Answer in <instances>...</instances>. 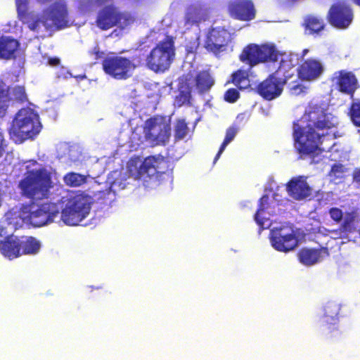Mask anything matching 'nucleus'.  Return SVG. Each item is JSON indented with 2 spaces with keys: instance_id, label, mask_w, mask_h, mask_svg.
I'll return each instance as SVG.
<instances>
[{
  "instance_id": "nucleus-17",
  "label": "nucleus",
  "mask_w": 360,
  "mask_h": 360,
  "mask_svg": "<svg viewBox=\"0 0 360 360\" xmlns=\"http://www.w3.org/2000/svg\"><path fill=\"white\" fill-rule=\"evenodd\" d=\"M335 89L342 94L354 99V94L359 89V82L355 74L351 71L341 70L335 72Z\"/></svg>"
},
{
  "instance_id": "nucleus-39",
  "label": "nucleus",
  "mask_w": 360,
  "mask_h": 360,
  "mask_svg": "<svg viewBox=\"0 0 360 360\" xmlns=\"http://www.w3.org/2000/svg\"><path fill=\"white\" fill-rule=\"evenodd\" d=\"M188 125L184 120L176 121L174 127V137L176 141L183 139L188 133Z\"/></svg>"
},
{
  "instance_id": "nucleus-21",
  "label": "nucleus",
  "mask_w": 360,
  "mask_h": 360,
  "mask_svg": "<svg viewBox=\"0 0 360 360\" xmlns=\"http://www.w3.org/2000/svg\"><path fill=\"white\" fill-rule=\"evenodd\" d=\"M290 197L296 200H304L311 194V188L302 176L292 179L286 185Z\"/></svg>"
},
{
  "instance_id": "nucleus-46",
  "label": "nucleus",
  "mask_w": 360,
  "mask_h": 360,
  "mask_svg": "<svg viewBox=\"0 0 360 360\" xmlns=\"http://www.w3.org/2000/svg\"><path fill=\"white\" fill-rule=\"evenodd\" d=\"M3 143H4V136L0 132V157L3 155L4 151Z\"/></svg>"
},
{
  "instance_id": "nucleus-50",
  "label": "nucleus",
  "mask_w": 360,
  "mask_h": 360,
  "mask_svg": "<svg viewBox=\"0 0 360 360\" xmlns=\"http://www.w3.org/2000/svg\"><path fill=\"white\" fill-rule=\"evenodd\" d=\"M308 51L306 49V50H304V54H305Z\"/></svg>"
},
{
  "instance_id": "nucleus-24",
  "label": "nucleus",
  "mask_w": 360,
  "mask_h": 360,
  "mask_svg": "<svg viewBox=\"0 0 360 360\" xmlns=\"http://www.w3.org/2000/svg\"><path fill=\"white\" fill-rule=\"evenodd\" d=\"M303 27L309 34H319L325 30L326 23L323 18L310 14L304 18Z\"/></svg>"
},
{
  "instance_id": "nucleus-37",
  "label": "nucleus",
  "mask_w": 360,
  "mask_h": 360,
  "mask_svg": "<svg viewBox=\"0 0 360 360\" xmlns=\"http://www.w3.org/2000/svg\"><path fill=\"white\" fill-rule=\"evenodd\" d=\"M348 115L355 126L360 127V99L351 103Z\"/></svg>"
},
{
  "instance_id": "nucleus-23",
  "label": "nucleus",
  "mask_w": 360,
  "mask_h": 360,
  "mask_svg": "<svg viewBox=\"0 0 360 360\" xmlns=\"http://www.w3.org/2000/svg\"><path fill=\"white\" fill-rule=\"evenodd\" d=\"M207 18L206 12L200 4H191L186 10L185 15V25L192 26L198 25Z\"/></svg>"
},
{
  "instance_id": "nucleus-14",
  "label": "nucleus",
  "mask_w": 360,
  "mask_h": 360,
  "mask_svg": "<svg viewBox=\"0 0 360 360\" xmlns=\"http://www.w3.org/2000/svg\"><path fill=\"white\" fill-rule=\"evenodd\" d=\"M340 309L339 304L335 302H328L324 306L322 332L328 340L337 339L341 335L338 327Z\"/></svg>"
},
{
  "instance_id": "nucleus-27",
  "label": "nucleus",
  "mask_w": 360,
  "mask_h": 360,
  "mask_svg": "<svg viewBox=\"0 0 360 360\" xmlns=\"http://www.w3.org/2000/svg\"><path fill=\"white\" fill-rule=\"evenodd\" d=\"M268 200L269 197L266 195H264L262 198H260L259 200V205L257 210L255 214V220L256 223L259 225V229L263 230L265 229L264 223L269 219L264 216V213L268 209Z\"/></svg>"
},
{
  "instance_id": "nucleus-28",
  "label": "nucleus",
  "mask_w": 360,
  "mask_h": 360,
  "mask_svg": "<svg viewBox=\"0 0 360 360\" xmlns=\"http://www.w3.org/2000/svg\"><path fill=\"white\" fill-rule=\"evenodd\" d=\"M15 6L19 19L28 27V23L37 19L27 13L28 0H15Z\"/></svg>"
},
{
  "instance_id": "nucleus-31",
  "label": "nucleus",
  "mask_w": 360,
  "mask_h": 360,
  "mask_svg": "<svg viewBox=\"0 0 360 360\" xmlns=\"http://www.w3.org/2000/svg\"><path fill=\"white\" fill-rule=\"evenodd\" d=\"M357 213L353 210L347 212L343 217L342 223L340 225V230L345 232H352L355 229Z\"/></svg>"
},
{
  "instance_id": "nucleus-43",
  "label": "nucleus",
  "mask_w": 360,
  "mask_h": 360,
  "mask_svg": "<svg viewBox=\"0 0 360 360\" xmlns=\"http://www.w3.org/2000/svg\"><path fill=\"white\" fill-rule=\"evenodd\" d=\"M60 60L58 58H50L48 60V63L51 66H57L60 64Z\"/></svg>"
},
{
  "instance_id": "nucleus-38",
  "label": "nucleus",
  "mask_w": 360,
  "mask_h": 360,
  "mask_svg": "<svg viewBox=\"0 0 360 360\" xmlns=\"http://www.w3.org/2000/svg\"><path fill=\"white\" fill-rule=\"evenodd\" d=\"M191 92L190 89L181 90L174 98L175 104L180 108L184 105H191Z\"/></svg>"
},
{
  "instance_id": "nucleus-36",
  "label": "nucleus",
  "mask_w": 360,
  "mask_h": 360,
  "mask_svg": "<svg viewBox=\"0 0 360 360\" xmlns=\"http://www.w3.org/2000/svg\"><path fill=\"white\" fill-rule=\"evenodd\" d=\"M113 0H78L79 8L83 12L92 10L94 6H100L111 3Z\"/></svg>"
},
{
  "instance_id": "nucleus-49",
  "label": "nucleus",
  "mask_w": 360,
  "mask_h": 360,
  "mask_svg": "<svg viewBox=\"0 0 360 360\" xmlns=\"http://www.w3.org/2000/svg\"><path fill=\"white\" fill-rule=\"evenodd\" d=\"M298 88H300V85H296L295 86L293 87L294 89H298Z\"/></svg>"
},
{
  "instance_id": "nucleus-41",
  "label": "nucleus",
  "mask_w": 360,
  "mask_h": 360,
  "mask_svg": "<svg viewBox=\"0 0 360 360\" xmlns=\"http://www.w3.org/2000/svg\"><path fill=\"white\" fill-rule=\"evenodd\" d=\"M240 98V93L238 89L230 88L227 89L224 95V99L229 103L236 102Z\"/></svg>"
},
{
  "instance_id": "nucleus-47",
  "label": "nucleus",
  "mask_w": 360,
  "mask_h": 360,
  "mask_svg": "<svg viewBox=\"0 0 360 360\" xmlns=\"http://www.w3.org/2000/svg\"><path fill=\"white\" fill-rule=\"evenodd\" d=\"M277 250H279V251L284 252H288L290 250H293L294 249H277Z\"/></svg>"
},
{
  "instance_id": "nucleus-18",
  "label": "nucleus",
  "mask_w": 360,
  "mask_h": 360,
  "mask_svg": "<svg viewBox=\"0 0 360 360\" xmlns=\"http://www.w3.org/2000/svg\"><path fill=\"white\" fill-rule=\"evenodd\" d=\"M40 245L39 241L32 236L19 238L0 227V248H40Z\"/></svg>"
},
{
  "instance_id": "nucleus-12",
  "label": "nucleus",
  "mask_w": 360,
  "mask_h": 360,
  "mask_svg": "<svg viewBox=\"0 0 360 360\" xmlns=\"http://www.w3.org/2000/svg\"><path fill=\"white\" fill-rule=\"evenodd\" d=\"M304 234L286 226L274 227L269 233L270 241L274 248H296L304 240Z\"/></svg>"
},
{
  "instance_id": "nucleus-8",
  "label": "nucleus",
  "mask_w": 360,
  "mask_h": 360,
  "mask_svg": "<svg viewBox=\"0 0 360 360\" xmlns=\"http://www.w3.org/2000/svg\"><path fill=\"white\" fill-rule=\"evenodd\" d=\"M65 207L62 210L61 219L69 226H77L89 214V197L82 193L71 194L63 201Z\"/></svg>"
},
{
  "instance_id": "nucleus-34",
  "label": "nucleus",
  "mask_w": 360,
  "mask_h": 360,
  "mask_svg": "<svg viewBox=\"0 0 360 360\" xmlns=\"http://www.w3.org/2000/svg\"><path fill=\"white\" fill-rule=\"evenodd\" d=\"M249 77L248 72L245 70L239 69L231 74V80L229 83L233 84L239 89H243L245 87L242 86V83L248 81Z\"/></svg>"
},
{
  "instance_id": "nucleus-3",
  "label": "nucleus",
  "mask_w": 360,
  "mask_h": 360,
  "mask_svg": "<svg viewBox=\"0 0 360 360\" xmlns=\"http://www.w3.org/2000/svg\"><path fill=\"white\" fill-rule=\"evenodd\" d=\"M176 49L174 37L171 35L159 41L146 56L138 54L134 56V60L138 66L145 65L155 73H163L168 70L174 60Z\"/></svg>"
},
{
  "instance_id": "nucleus-35",
  "label": "nucleus",
  "mask_w": 360,
  "mask_h": 360,
  "mask_svg": "<svg viewBox=\"0 0 360 360\" xmlns=\"http://www.w3.org/2000/svg\"><path fill=\"white\" fill-rule=\"evenodd\" d=\"M9 89L5 82L0 79V113L4 112L8 105L10 101Z\"/></svg>"
},
{
  "instance_id": "nucleus-20",
  "label": "nucleus",
  "mask_w": 360,
  "mask_h": 360,
  "mask_svg": "<svg viewBox=\"0 0 360 360\" xmlns=\"http://www.w3.org/2000/svg\"><path fill=\"white\" fill-rule=\"evenodd\" d=\"M229 11L234 18L249 21L255 18V10L250 0H232L229 4Z\"/></svg>"
},
{
  "instance_id": "nucleus-13",
  "label": "nucleus",
  "mask_w": 360,
  "mask_h": 360,
  "mask_svg": "<svg viewBox=\"0 0 360 360\" xmlns=\"http://www.w3.org/2000/svg\"><path fill=\"white\" fill-rule=\"evenodd\" d=\"M326 18L333 27L345 30L352 24L354 13L350 5L347 1L338 0L331 5Z\"/></svg>"
},
{
  "instance_id": "nucleus-5",
  "label": "nucleus",
  "mask_w": 360,
  "mask_h": 360,
  "mask_svg": "<svg viewBox=\"0 0 360 360\" xmlns=\"http://www.w3.org/2000/svg\"><path fill=\"white\" fill-rule=\"evenodd\" d=\"M169 162L162 156H148L144 159L136 172L135 179L143 181L146 188H155L160 186L167 178Z\"/></svg>"
},
{
  "instance_id": "nucleus-26",
  "label": "nucleus",
  "mask_w": 360,
  "mask_h": 360,
  "mask_svg": "<svg viewBox=\"0 0 360 360\" xmlns=\"http://www.w3.org/2000/svg\"><path fill=\"white\" fill-rule=\"evenodd\" d=\"M195 86L200 94L210 91L214 81L208 71H201L195 76Z\"/></svg>"
},
{
  "instance_id": "nucleus-25",
  "label": "nucleus",
  "mask_w": 360,
  "mask_h": 360,
  "mask_svg": "<svg viewBox=\"0 0 360 360\" xmlns=\"http://www.w3.org/2000/svg\"><path fill=\"white\" fill-rule=\"evenodd\" d=\"M328 249H300L298 256L301 263L304 265L310 266L319 261L321 253L323 252L327 255Z\"/></svg>"
},
{
  "instance_id": "nucleus-32",
  "label": "nucleus",
  "mask_w": 360,
  "mask_h": 360,
  "mask_svg": "<svg viewBox=\"0 0 360 360\" xmlns=\"http://www.w3.org/2000/svg\"><path fill=\"white\" fill-rule=\"evenodd\" d=\"M38 250L39 249H0V252L4 257L11 260L22 255L37 254Z\"/></svg>"
},
{
  "instance_id": "nucleus-40",
  "label": "nucleus",
  "mask_w": 360,
  "mask_h": 360,
  "mask_svg": "<svg viewBox=\"0 0 360 360\" xmlns=\"http://www.w3.org/2000/svg\"><path fill=\"white\" fill-rule=\"evenodd\" d=\"M346 171L347 169L342 164H334L329 172V176L335 179L341 178Z\"/></svg>"
},
{
  "instance_id": "nucleus-10",
  "label": "nucleus",
  "mask_w": 360,
  "mask_h": 360,
  "mask_svg": "<svg viewBox=\"0 0 360 360\" xmlns=\"http://www.w3.org/2000/svg\"><path fill=\"white\" fill-rule=\"evenodd\" d=\"M171 127L163 116L155 115L146 120L145 138L153 146H165L169 140Z\"/></svg>"
},
{
  "instance_id": "nucleus-1",
  "label": "nucleus",
  "mask_w": 360,
  "mask_h": 360,
  "mask_svg": "<svg viewBox=\"0 0 360 360\" xmlns=\"http://www.w3.org/2000/svg\"><path fill=\"white\" fill-rule=\"evenodd\" d=\"M53 187L51 175L45 169L31 170L20 181L21 195L30 200V202L23 205L19 211V217L23 222L39 227L53 221L59 214L56 204L39 205L44 200L52 199L51 190Z\"/></svg>"
},
{
  "instance_id": "nucleus-48",
  "label": "nucleus",
  "mask_w": 360,
  "mask_h": 360,
  "mask_svg": "<svg viewBox=\"0 0 360 360\" xmlns=\"http://www.w3.org/2000/svg\"><path fill=\"white\" fill-rule=\"evenodd\" d=\"M354 3L360 6V0H353Z\"/></svg>"
},
{
  "instance_id": "nucleus-6",
  "label": "nucleus",
  "mask_w": 360,
  "mask_h": 360,
  "mask_svg": "<svg viewBox=\"0 0 360 360\" xmlns=\"http://www.w3.org/2000/svg\"><path fill=\"white\" fill-rule=\"evenodd\" d=\"M39 115L29 108L20 109L15 116L9 129L11 137L18 140L34 138L41 130Z\"/></svg>"
},
{
  "instance_id": "nucleus-22",
  "label": "nucleus",
  "mask_w": 360,
  "mask_h": 360,
  "mask_svg": "<svg viewBox=\"0 0 360 360\" xmlns=\"http://www.w3.org/2000/svg\"><path fill=\"white\" fill-rule=\"evenodd\" d=\"M20 46L17 39L10 37H0V59L11 60L16 58V52Z\"/></svg>"
},
{
  "instance_id": "nucleus-9",
  "label": "nucleus",
  "mask_w": 360,
  "mask_h": 360,
  "mask_svg": "<svg viewBox=\"0 0 360 360\" xmlns=\"http://www.w3.org/2000/svg\"><path fill=\"white\" fill-rule=\"evenodd\" d=\"M278 56V51L274 45L249 44L243 49L238 58L251 69L260 63H276Z\"/></svg>"
},
{
  "instance_id": "nucleus-19",
  "label": "nucleus",
  "mask_w": 360,
  "mask_h": 360,
  "mask_svg": "<svg viewBox=\"0 0 360 360\" xmlns=\"http://www.w3.org/2000/svg\"><path fill=\"white\" fill-rule=\"evenodd\" d=\"M324 70L320 60L314 58L303 60L297 68V75L300 79L304 81L316 80L321 77Z\"/></svg>"
},
{
  "instance_id": "nucleus-16",
  "label": "nucleus",
  "mask_w": 360,
  "mask_h": 360,
  "mask_svg": "<svg viewBox=\"0 0 360 360\" xmlns=\"http://www.w3.org/2000/svg\"><path fill=\"white\" fill-rule=\"evenodd\" d=\"M279 68L280 66L275 72L269 75L257 86V93L265 100L271 101L278 97L283 92L286 79L276 76Z\"/></svg>"
},
{
  "instance_id": "nucleus-45",
  "label": "nucleus",
  "mask_w": 360,
  "mask_h": 360,
  "mask_svg": "<svg viewBox=\"0 0 360 360\" xmlns=\"http://www.w3.org/2000/svg\"><path fill=\"white\" fill-rule=\"evenodd\" d=\"M92 53L94 55L95 59L96 60L101 58L103 55V52L101 51L97 47L93 50Z\"/></svg>"
},
{
  "instance_id": "nucleus-4",
  "label": "nucleus",
  "mask_w": 360,
  "mask_h": 360,
  "mask_svg": "<svg viewBox=\"0 0 360 360\" xmlns=\"http://www.w3.org/2000/svg\"><path fill=\"white\" fill-rule=\"evenodd\" d=\"M68 25V11L63 0L53 2L44 12L41 18L28 23V28L44 37L46 32L60 30Z\"/></svg>"
},
{
  "instance_id": "nucleus-2",
  "label": "nucleus",
  "mask_w": 360,
  "mask_h": 360,
  "mask_svg": "<svg viewBox=\"0 0 360 360\" xmlns=\"http://www.w3.org/2000/svg\"><path fill=\"white\" fill-rule=\"evenodd\" d=\"M333 115L322 104L309 105L301 118L293 122L295 147L300 158L321 152L319 146L335 127Z\"/></svg>"
},
{
  "instance_id": "nucleus-7",
  "label": "nucleus",
  "mask_w": 360,
  "mask_h": 360,
  "mask_svg": "<svg viewBox=\"0 0 360 360\" xmlns=\"http://www.w3.org/2000/svg\"><path fill=\"white\" fill-rule=\"evenodd\" d=\"M135 20L130 12L122 11L117 6L110 4L98 11L96 25L101 30H108L114 27L123 30L134 24Z\"/></svg>"
},
{
  "instance_id": "nucleus-42",
  "label": "nucleus",
  "mask_w": 360,
  "mask_h": 360,
  "mask_svg": "<svg viewBox=\"0 0 360 360\" xmlns=\"http://www.w3.org/2000/svg\"><path fill=\"white\" fill-rule=\"evenodd\" d=\"M330 218L336 223H340L343 218L342 211L338 207H332L328 211Z\"/></svg>"
},
{
  "instance_id": "nucleus-30",
  "label": "nucleus",
  "mask_w": 360,
  "mask_h": 360,
  "mask_svg": "<svg viewBox=\"0 0 360 360\" xmlns=\"http://www.w3.org/2000/svg\"><path fill=\"white\" fill-rule=\"evenodd\" d=\"M238 131V128L236 125H232L226 129L225 138L214 159V163H215L220 158L221 153L224 152L227 145L233 140Z\"/></svg>"
},
{
  "instance_id": "nucleus-15",
  "label": "nucleus",
  "mask_w": 360,
  "mask_h": 360,
  "mask_svg": "<svg viewBox=\"0 0 360 360\" xmlns=\"http://www.w3.org/2000/svg\"><path fill=\"white\" fill-rule=\"evenodd\" d=\"M231 41L230 32L223 27L212 28L208 32L204 43L205 49L215 56L226 50Z\"/></svg>"
},
{
  "instance_id": "nucleus-33",
  "label": "nucleus",
  "mask_w": 360,
  "mask_h": 360,
  "mask_svg": "<svg viewBox=\"0 0 360 360\" xmlns=\"http://www.w3.org/2000/svg\"><path fill=\"white\" fill-rule=\"evenodd\" d=\"M7 87L9 89L10 101L13 100L20 103L27 101V97L24 86H15L11 88L7 86Z\"/></svg>"
},
{
  "instance_id": "nucleus-29",
  "label": "nucleus",
  "mask_w": 360,
  "mask_h": 360,
  "mask_svg": "<svg viewBox=\"0 0 360 360\" xmlns=\"http://www.w3.org/2000/svg\"><path fill=\"white\" fill-rule=\"evenodd\" d=\"M64 183L70 187H79L87 181V176L76 172H68L63 177Z\"/></svg>"
},
{
  "instance_id": "nucleus-11",
  "label": "nucleus",
  "mask_w": 360,
  "mask_h": 360,
  "mask_svg": "<svg viewBox=\"0 0 360 360\" xmlns=\"http://www.w3.org/2000/svg\"><path fill=\"white\" fill-rule=\"evenodd\" d=\"M137 66L136 61L117 55L107 56L102 61L105 73L117 80H125L131 77Z\"/></svg>"
},
{
  "instance_id": "nucleus-44",
  "label": "nucleus",
  "mask_w": 360,
  "mask_h": 360,
  "mask_svg": "<svg viewBox=\"0 0 360 360\" xmlns=\"http://www.w3.org/2000/svg\"><path fill=\"white\" fill-rule=\"evenodd\" d=\"M353 179L360 186V168L356 169L353 174Z\"/></svg>"
}]
</instances>
